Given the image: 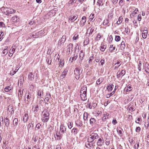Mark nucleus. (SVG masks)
<instances>
[{"label": "nucleus", "instance_id": "nucleus-1", "mask_svg": "<svg viewBox=\"0 0 149 149\" xmlns=\"http://www.w3.org/2000/svg\"><path fill=\"white\" fill-rule=\"evenodd\" d=\"M99 136L97 133L90 132V135L87 139V142L88 143H92Z\"/></svg>", "mask_w": 149, "mask_h": 149}, {"label": "nucleus", "instance_id": "nucleus-2", "mask_svg": "<svg viewBox=\"0 0 149 149\" xmlns=\"http://www.w3.org/2000/svg\"><path fill=\"white\" fill-rule=\"evenodd\" d=\"M1 10L4 13L7 15L12 14L14 12V11L13 9L4 7L2 8Z\"/></svg>", "mask_w": 149, "mask_h": 149}, {"label": "nucleus", "instance_id": "nucleus-3", "mask_svg": "<svg viewBox=\"0 0 149 149\" xmlns=\"http://www.w3.org/2000/svg\"><path fill=\"white\" fill-rule=\"evenodd\" d=\"M74 74L76 79H78L79 78L80 75L81 73L79 68L77 67L74 70Z\"/></svg>", "mask_w": 149, "mask_h": 149}, {"label": "nucleus", "instance_id": "nucleus-4", "mask_svg": "<svg viewBox=\"0 0 149 149\" xmlns=\"http://www.w3.org/2000/svg\"><path fill=\"white\" fill-rule=\"evenodd\" d=\"M77 16L75 15H72L69 17L68 20L71 21V22H73L74 21L77 20V21L76 22V23H77V22L79 20V19H77Z\"/></svg>", "mask_w": 149, "mask_h": 149}, {"label": "nucleus", "instance_id": "nucleus-5", "mask_svg": "<svg viewBox=\"0 0 149 149\" xmlns=\"http://www.w3.org/2000/svg\"><path fill=\"white\" fill-rule=\"evenodd\" d=\"M86 20V18L85 16H84L81 19V20L80 21L79 25V26L82 27L84 25Z\"/></svg>", "mask_w": 149, "mask_h": 149}, {"label": "nucleus", "instance_id": "nucleus-6", "mask_svg": "<svg viewBox=\"0 0 149 149\" xmlns=\"http://www.w3.org/2000/svg\"><path fill=\"white\" fill-rule=\"evenodd\" d=\"M104 141L103 138H99L97 143L98 146H102L103 144Z\"/></svg>", "mask_w": 149, "mask_h": 149}, {"label": "nucleus", "instance_id": "nucleus-7", "mask_svg": "<svg viewBox=\"0 0 149 149\" xmlns=\"http://www.w3.org/2000/svg\"><path fill=\"white\" fill-rule=\"evenodd\" d=\"M49 112L47 110H44L42 112V117L49 118Z\"/></svg>", "mask_w": 149, "mask_h": 149}, {"label": "nucleus", "instance_id": "nucleus-8", "mask_svg": "<svg viewBox=\"0 0 149 149\" xmlns=\"http://www.w3.org/2000/svg\"><path fill=\"white\" fill-rule=\"evenodd\" d=\"M125 74V71L124 70H121V72H120L119 71L117 73V77L119 78L120 77L121 75L122 76L124 75Z\"/></svg>", "mask_w": 149, "mask_h": 149}, {"label": "nucleus", "instance_id": "nucleus-9", "mask_svg": "<svg viewBox=\"0 0 149 149\" xmlns=\"http://www.w3.org/2000/svg\"><path fill=\"white\" fill-rule=\"evenodd\" d=\"M80 97L81 99L83 101H85L87 99L86 93H80Z\"/></svg>", "mask_w": 149, "mask_h": 149}, {"label": "nucleus", "instance_id": "nucleus-10", "mask_svg": "<svg viewBox=\"0 0 149 149\" xmlns=\"http://www.w3.org/2000/svg\"><path fill=\"white\" fill-rule=\"evenodd\" d=\"M14 48H11L9 51L8 56L10 57H11L12 56L13 54L14 53L15 51V46H14Z\"/></svg>", "mask_w": 149, "mask_h": 149}, {"label": "nucleus", "instance_id": "nucleus-11", "mask_svg": "<svg viewBox=\"0 0 149 149\" xmlns=\"http://www.w3.org/2000/svg\"><path fill=\"white\" fill-rule=\"evenodd\" d=\"M45 32L43 30H41L40 31L36 33V36H37L38 37H39L40 36H41L43 35V34L45 33Z\"/></svg>", "mask_w": 149, "mask_h": 149}, {"label": "nucleus", "instance_id": "nucleus-12", "mask_svg": "<svg viewBox=\"0 0 149 149\" xmlns=\"http://www.w3.org/2000/svg\"><path fill=\"white\" fill-rule=\"evenodd\" d=\"M148 31L147 30H144L143 31L142 33V38L143 39H146L148 34Z\"/></svg>", "mask_w": 149, "mask_h": 149}, {"label": "nucleus", "instance_id": "nucleus-13", "mask_svg": "<svg viewBox=\"0 0 149 149\" xmlns=\"http://www.w3.org/2000/svg\"><path fill=\"white\" fill-rule=\"evenodd\" d=\"M34 75L32 72H30L28 75V79L32 81L34 79Z\"/></svg>", "mask_w": 149, "mask_h": 149}, {"label": "nucleus", "instance_id": "nucleus-14", "mask_svg": "<svg viewBox=\"0 0 149 149\" xmlns=\"http://www.w3.org/2000/svg\"><path fill=\"white\" fill-rule=\"evenodd\" d=\"M65 36H63L61 39L59 41V43H58V45H61L65 42Z\"/></svg>", "mask_w": 149, "mask_h": 149}, {"label": "nucleus", "instance_id": "nucleus-15", "mask_svg": "<svg viewBox=\"0 0 149 149\" xmlns=\"http://www.w3.org/2000/svg\"><path fill=\"white\" fill-rule=\"evenodd\" d=\"M19 17L17 16H14L12 17L11 20L14 22H16L19 21Z\"/></svg>", "mask_w": 149, "mask_h": 149}, {"label": "nucleus", "instance_id": "nucleus-16", "mask_svg": "<svg viewBox=\"0 0 149 149\" xmlns=\"http://www.w3.org/2000/svg\"><path fill=\"white\" fill-rule=\"evenodd\" d=\"M75 124L77 126L81 127L82 125V121L80 120H77L75 121Z\"/></svg>", "mask_w": 149, "mask_h": 149}, {"label": "nucleus", "instance_id": "nucleus-17", "mask_svg": "<svg viewBox=\"0 0 149 149\" xmlns=\"http://www.w3.org/2000/svg\"><path fill=\"white\" fill-rule=\"evenodd\" d=\"M109 114L107 112H105L103 115V116L102 118V120L104 121L107 118H108V116Z\"/></svg>", "mask_w": 149, "mask_h": 149}, {"label": "nucleus", "instance_id": "nucleus-18", "mask_svg": "<svg viewBox=\"0 0 149 149\" xmlns=\"http://www.w3.org/2000/svg\"><path fill=\"white\" fill-rule=\"evenodd\" d=\"M28 118V114L27 113L25 114L23 117V121L24 123H26L27 121Z\"/></svg>", "mask_w": 149, "mask_h": 149}, {"label": "nucleus", "instance_id": "nucleus-19", "mask_svg": "<svg viewBox=\"0 0 149 149\" xmlns=\"http://www.w3.org/2000/svg\"><path fill=\"white\" fill-rule=\"evenodd\" d=\"M84 55V53L83 52V51L82 50H81L79 54V57L81 60H83Z\"/></svg>", "mask_w": 149, "mask_h": 149}, {"label": "nucleus", "instance_id": "nucleus-20", "mask_svg": "<svg viewBox=\"0 0 149 149\" xmlns=\"http://www.w3.org/2000/svg\"><path fill=\"white\" fill-rule=\"evenodd\" d=\"M87 92V87L86 86H83L81 89L80 93H86Z\"/></svg>", "mask_w": 149, "mask_h": 149}, {"label": "nucleus", "instance_id": "nucleus-21", "mask_svg": "<svg viewBox=\"0 0 149 149\" xmlns=\"http://www.w3.org/2000/svg\"><path fill=\"white\" fill-rule=\"evenodd\" d=\"M60 130L61 131V132L63 133L66 131V128L64 125H61L60 126Z\"/></svg>", "mask_w": 149, "mask_h": 149}, {"label": "nucleus", "instance_id": "nucleus-22", "mask_svg": "<svg viewBox=\"0 0 149 149\" xmlns=\"http://www.w3.org/2000/svg\"><path fill=\"white\" fill-rule=\"evenodd\" d=\"M132 87L130 85H129L128 86L125 87L124 89L125 91L126 92H129L132 90Z\"/></svg>", "mask_w": 149, "mask_h": 149}, {"label": "nucleus", "instance_id": "nucleus-23", "mask_svg": "<svg viewBox=\"0 0 149 149\" xmlns=\"http://www.w3.org/2000/svg\"><path fill=\"white\" fill-rule=\"evenodd\" d=\"M68 70L66 68L64 70L62 74L61 75V77L62 78H64L66 76L67 72H68Z\"/></svg>", "mask_w": 149, "mask_h": 149}, {"label": "nucleus", "instance_id": "nucleus-24", "mask_svg": "<svg viewBox=\"0 0 149 149\" xmlns=\"http://www.w3.org/2000/svg\"><path fill=\"white\" fill-rule=\"evenodd\" d=\"M90 124L92 125H93L95 123L96 120L95 118H92L90 119Z\"/></svg>", "mask_w": 149, "mask_h": 149}, {"label": "nucleus", "instance_id": "nucleus-25", "mask_svg": "<svg viewBox=\"0 0 149 149\" xmlns=\"http://www.w3.org/2000/svg\"><path fill=\"white\" fill-rule=\"evenodd\" d=\"M107 88L109 92H111L114 88V85L113 84H111L107 86Z\"/></svg>", "mask_w": 149, "mask_h": 149}, {"label": "nucleus", "instance_id": "nucleus-26", "mask_svg": "<svg viewBox=\"0 0 149 149\" xmlns=\"http://www.w3.org/2000/svg\"><path fill=\"white\" fill-rule=\"evenodd\" d=\"M38 97L40 98H42V96H43V91H41V90H39L38 91Z\"/></svg>", "mask_w": 149, "mask_h": 149}, {"label": "nucleus", "instance_id": "nucleus-27", "mask_svg": "<svg viewBox=\"0 0 149 149\" xmlns=\"http://www.w3.org/2000/svg\"><path fill=\"white\" fill-rule=\"evenodd\" d=\"M72 45H73L71 43H70L69 45H68L67 46V51H68L69 52H70V50H72Z\"/></svg>", "mask_w": 149, "mask_h": 149}, {"label": "nucleus", "instance_id": "nucleus-28", "mask_svg": "<svg viewBox=\"0 0 149 149\" xmlns=\"http://www.w3.org/2000/svg\"><path fill=\"white\" fill-rule=\"evenodd\" d=\"M77 57V55L76 54H74V56L72 58L70 57V59L69 61H70L71 62L73 61L74 60H76Z\"/></svg>", "mask_w": 149, "mask_h": 149}, {"label": "nucleus", "instance_id": "nucleus-29", "mask_svg": "<svg viewBox=\"0 0 149 149\" xmlns=\"http://www.w3.org/2000/svg\"><path fill=\"white\" fill-rule=\"evenodd\" d=\"M88 113L86 112H85L83 114V119L84 120H88Z\"/></svg>", "mask_w": 149, "mask_h": 149}, {"label": "nucleus", "instance_id": "nucleus-30", "mask_svg": "<svg viewBox=\"0 0 149 149\" xmlns=\"http://www.w3.org/2000/svg\"><path fill=\"white\" fill-rule=\"evenodd\" d=\"M76 2V0H70L68 3V6H70V5H72L75 3Z\"/></svg>", "mask_w": 149, "mask_h": 149}, {"label": "nucleus", "instance_id": "nucleus-31", "mask_svg": "<svg viewBox=\"0 0 149 149\" xmlns=\"http://www.w3.org/2000/svg\"><path fill=\"white\" fill-rule=\"evenodd\" d=\"M9 119L7 118H5L4 119V122L5 125L6 127H8L9 125Z\"/></svg>", "mask_w": 149, "mask_h": 149}, {"label": "nucleus", "instance_id": "nucleus-32", "mask_svg": "<svg viewBox=\"0 0 149 149\" xmlns=\"http://www.w3.org/2000/svg\"><path fill=\"white\" fill-rule=\"evenodd\" d=\"M12 88L9 86H6L4 89V91L6 92H8L11 90Z\"/></svg>", "mask_w": 149, "mask_h": 149}, {"label": "nucleus", "instance_id": "nucleus-33", "mask_svg": "<svg viewBox=\"0 0 149 149\" xmlns=\"http://www.w3.org/2000/svg\"><path fill=\"white\" fill-rule=\"evenodd\" d=\"M145 70L148 73H149V65L148 64H146L145 65Z\"/></svg>", "mask_w": 149, "mask_h": 149}, {"label": "nucleus", "instance_id": "nucleus-34", "mask_svg": "<svg viewBox=\"0 0 149 149\" xmlns=\"http://www.w3.org/2000/svg\"><path fill=\"white\" fill-rule=\"evenodd\" d=\"M120 62L119 61H117V63L114 64L115 66L114 67V69L115 70L116 69L120 66Z\"/></svg>", "mask_w": 149, "mask_h": 149}, {"label": "nucleus", "instance_id": "nucleus-35", "mask_svg": "<svg viewBox=\"0 0 149 149\" xmlns=\"http://www.w3.org/2000/svg\"><path fill=\"white\" fill-rule=\"evenodd\" d=\"M103 80V79L102 77H100L97 81L96 84L97 85L100 84L102 82Z\"/></svg>", "mask_w": 149, "mask_h": 149}, {"label": "nucleus", "instance_id": "nucleus-36", "mask_svg": "<svg viewBox=\"0 0 149 149\" xmlns=\"http://www.w3.org/2000/svg\"><path fill=\"white\" fill-rule=\"evenodd\" d=\"M120 48L121 49H124L125 47V45L124 41H122L120 44Z\"/></svg>", "mask_w": 149, "mask_h": 149}, {"label": "nucleus", "instance_id": "nucleus-37", "mask_svg": "<svg viewBox=\"0 0 149 149\" xmlns=\"http://www.w3.org/2000/svg\"><path fill=\"white\" fill-rule=\"evenodd\" d=\"M51 97L50 94L48 93L46 94V95L45 99L46 100L47 102H48L49 100Z\"/></svg>", "mask_w": 149, "mask_h": 149}, {"label": "nucleus", "instance_id": "nucleus-38", "mask_svg": "<svg viewBox=\"0 0 149 149\" xmlns=\"http://www.w3.org/2000/svg\"><path fill=\"white\" fill-rule=\"evenodd\" d=\"M116 47L113 45H111L109 47V50L111 52L115 49Z\"/></svg>", "mask_w": 149, "mask_h": 149}, {"label": "nucleus", "instance_id": "nucleus-39", "mask_svg": "<svg viewBox=\"0 0 149 149\" xmlns=\"http://www.w3.org/2000/svg\"><path fill=\"white\" fill-rule=\"evenodd\" d=\"M123 18L121 17H120L119 18L118 21H117L116 23L118 25H119L122 22Z\"/></svg>", "mask_w": 149, "mask_h": 149}, {"label": "nucleus", "instance_id": "nucleus-40", "mask_svg": "<svg viewBox=\"0 0 149 149\" xmlns=\"http://www.w3.org/2000/svg\"><path fill=\"white\" fill-rule=\"evenodd\" d=\"M106 47V46L103 45L101 44L100 50L102 52H104Z\"/></svg>", "mask_w": 149, "mask_h": 149}, {"label": "nucleus", "instance_id": "nucleus-41", "mask_svg": "<svg viewBox=\"0 0 149 149\" xmlns=\"http://www.w3.org/2000/svg\"><path fill=\"white\" fill-rule=\"evenodd\" d=\"M138 10L137 8H136L134 10V11H133L131 14L130 15V17H131V15H132L133 16H134L135 15H136V12L138 11Z\"/></svg>", "mask_w": 149, "mask_h": 149}, {"label": "nucleus", "instance_id": "nucleus-42", "mask_svg": "<svg viewBox=\"0 0 149 149\" xmlns=\"http://www.w3.org/2000/svg\"><path fill=\"white\" fill-rule=\"evenodd\" d=\"M18 122V120L17 118H15L13 121V124L14 125L16 126L17 125Z\"/></svg>", "mask_w": 149, "mask_h": 149}, {"label": "nucleus", "instance_id": "nucleus-43", "mask_svg": "<svg viewBox=\"0 0 149 149\" xmlns=\"http://www.w3.org/2000/svg\"><path fill=\"white\" fill-rule=\"evenodd\" d=\"M25 97H26L27 99H29L31 97V95L30 93H26Z\"/></svg>", "mask_w": 149, "mask_h": 149}, {"label": "nucleus", "instance_id": "nucleus-44", "mask_svg": "<svg viewBox=\"0 0 149 149\" xmlns=\"http://www.w3.org/2000/svg\"><path fill=\"white\" fill-rule=\"evenodd\" d=\"M42 121L43 122H47L49 120V118L47 117H42Z\"/></svg>", "mask_w": 149, "mask_h": 149}, {"label": "nucleus", "instance_id": "nucleus-45", "mask_svg": "<svg viewBox=\"0 0 149 149\" xmlns=\"http://www.w3.org/2000/svg\"><path fill=\"white\" fill-rule=\"evenodd\" d=\"M8 52V50L7 49H4L2 52V54L4 55H5L7 54Z\"/></svg>", "mask_w": 149, "mask_h": 149}, {"label": "nucleus", "instance_id": "nucleus-46", "mask_svg": "<svg viewBox=\"0 0 149 149\" xmlns=\"http://www.w3.org/2000/svg\"><path fill=\"white\" fill-rule=\"evenodd\" d=\"M120 37L118 36H116L115 38V40L117 42H118L120 40Z\"/></svg>", "mask_w": 149, "mask_h": 149}, {"label": "nucleus", "instance_id": "nucleus-47", "mask_svg": "<svg viewBox=\"0 0 149 149\" xmlns=\"http://www.w3.org/2000/svg\"><path fill=\"white\" fill-rule=\"evenodd\" d=\"M113 40L112 36V35H110L109 38L108 42L109 43L111 42Z\"/></svg>", "mask_w": 149, "mask_h": 149}, {"label": "nucleus", "instance_id": "nucleus-48", "mask_svg": "<svg viewBox=\"0 0 149 149\" xmlns=\"http://www.w3.org/2000/svg\"><path fill=\"white\" fill-rule=\"evenodd\" d=\"M18 69H19L17 70V69H16L15 70H17L16 71H14V70L13 71V70H12L10 72V74L12 76L14 74H15L16 73V72L18 71Z\"/></svg>", "mask_w": 149, "mask_h": 149}, {"label": "nucleus", "instance_id": "nucleus-49", "mask_svg": "<svg viewBox=\"0 0 149 149\" xmlns=\"http://www.w3.org/2000/svg\"><path fill=\"white\" fill-rule=\"evenodd\" d=\"M93 59V56L90 57L89 58L88 63H89L91 64L92 63V61Z\"/></svg>", "mask_w": 149, "mask_h": 149}, {"label": "nucleus", "instance_id": "nucleus-50", "mask_svg": "<svg viewBox=\"0 0 149 149\" xmlns=\"http://www.w3.org/2000/svg\"><path fill=\"white\" fill-rule=\"evenodd\" d=\"M72 132L74 133V134H76L77 133V130L76 128H74L72 130Z\"/></svg>", "mask_w": 149, "mask_h": 149}, {"label": "nucleus", "instance_id": "nucleus-51", "mask_svg": "<svg viewBox=\"0 0 149 149\" xmlns=\"http://www.w3.org/2000/svg\"><path fill=\"white\" fill-rule=\"evenodd\" d=\"M89 30H90L89 34H92V33H93V31H94V29L93 28L91 29L90 28H89L88 29L87 31L88 32V31Z\"/></svg>", "mask_w": 149, "mask_h": 149}, {"label": "nucleus", "instance_id": "nucleus-52", "mask_svg": "<svg viewBox=\"0 0 149 149\" xmlns=\"http://www.w3.org/2000/svg\"><path fill=\"white\" fill-rule=\"evenodd\" d=\"M109 22V21L108 19H105L104 20L103 24L104 25H106Z\"/></svg>", "mask_w": 149, "mask_h": 149}, {"label": "nucleus", "instance_id": "nucleus-53", "mask_svg": "<svg viewBox=\"0 0 149 149\" xmlns=\"http://www.w3.org/2000/svg\"><path fill=\"white\" fill-rule=\"evenodd\" d=\"M142 64H141V61H139V64L138 65L139 66V71H141V66Z\"/></svg>", "mask_w": 149, "mask_h": 149}, {"label": "nucleus", "instance_id": "nucleus-54", "mask_svg": "<svg viewBox=\"0 0 149 149\" xmlns=\"http://www.w3.org/2000/svg\"><path fill=\"white\" fill-rule=\"evenodd\" d=\"M3 32H0V41L3 38Z\"/></svg>", "mask_w": 149, "mask_h": 149}, {"label": "nucleus", "instance_id": "nucleus-55", "mask_svg": "<svg viewBox=\"0 0 149 149\" xmlns=\"http://www.w3.org/2000/svg\"><path fill=\"white\" fill-rule=\"evenodd\" d=\"M89 42V40L88 39H86L84 42V45H87Z\"/></svg>", "mask_w": 149, "mask_h": 149}, {"label": "nucleus", "instance_id": "nucleus-56", "mask_svg": "<svg viewBox=\"0 0 149 149\" xmlns=\"http://www.w3.org/2000/svg\"><path fill=\"white\" fill-rule=\"evenodd\" d=\"M56 136L57 137L59 138V139H60L62 138L61 134H60V132H59L58 133L57 132Z\"/></svg>", "mask_w": 149, "mask_h": 149}, {"label": "nucleus", "instance_id": "nucleus-57", "mask_svg": "<svg viewBox=\"0 0 149 149\" xmlns=\"http://www.w3.org/2000/svg\"><path fill=\"white\" fill-rule=\"evenodd\" d=\"M38 108V105H37L36 106H35L34 107H33L32 109L34 111H37V109Z\"/></svg>", "mask_w": 149, "mask_h": 149}, {"label": "nucleus", "instance_id": "nucleus-58", "mask_svg": "<svg viewBox=\"0 0 149 149\" xmlns=\"http://www.w3.org/2000/svg\"><path fill=\"white\" fill-rule=\"evenodd\" d=\"M73 123L72 122H70L68 124V126L69 128L71 129L72 127Z\"/></svg>", "mask_w": 149, "mask_h": 149}, {"label": "nucleus", "instance_id": "nucleus-59", "mask_svg": "<svg viewBox=\"0 0 149 149\" xmlns=\"http://www.w3.org/2000/svg\"><path fill=\"white\" fill-rule=\"evenodd\" d=\"M46 61L47 62V63L49 65H50L51 64V63L52 62V60H49V59L48 58H46Z\"/></svg>", "mask_w": 149, "mask_h": 149}, {"label": "nucleus", "instance_id": "nucleus-60", "mask_svg": "<svg viewBox=\"0 0 149 149\" xmlns=\"http://www.w3.org/2000/svg\"><path fill=\"white\" fill-rule=\"evenodd\" d=\"M100 56H97L95 59V61L96 62H98L100 61Z\"/></svg>", "mask_w": 149, "mask_h": 149}, {"label": "nucleus", "instance_id": "nucleus-61", "mask_svg": "<svg viewBox=\"0 0 149 149\" xmlns=\"http://www.w3.org/2000/svg\"><path fill=\"white\" fill-rule=\"evenodd\" d=\"M139 143H136L134 145V147L135 149H138V147H139Z\"/></svg>", "mask_w": 149, "mask_h": 149}, {"label": "nucleus", "instance_id": "nucleus-62", "mask_svg": "<svg viewBox=\"0 0 149 149\" xmlns=\"http://www.w3.org/2000/svg\"><path fill=\"white\" fill-rule=\"evenodd\" d=\"M141 130V128L140 127H136L135 129V131L136 132H139Z\"/></svg>", "mask_w": 149, "mask_h": 149}, {"label": "nucleus", "instance_id": "nucleus-63", "mask_svg": "<svg viewBox=\"0 0 149 149\" xmlns=\"http://www.w3.org/2000/svg\"><path fill=\"white\" fill-rule=\"evenodd\" d=\"M33 127V125L32 123H29L28 126V128L30 129L31 127Z\"/></svg>", "mask_w": 149, "mask_h": 149}, {"label": "nucleus", "instance_id": "nucleus-64", "mask_svg": "<svg viewBox=\"0 0 149 149\" xmlns=\"http://www.w3.org/2000/svg\"><path fill=\"white\" fill-rule=\"evenodd\" d=\"M39 147L38 145H35L33 148L32 149H39Z\"/></svg>", "mask_w": 149, "mask_h": 149}]
</instances>
